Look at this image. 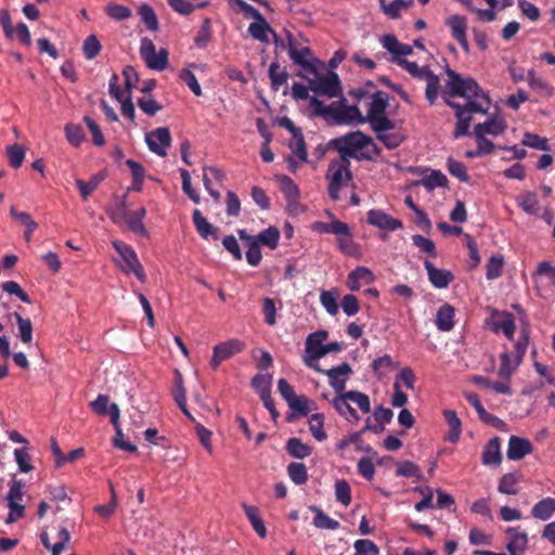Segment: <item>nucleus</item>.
<instances>
[{
    "mask_svg": "<svg viewBox=\"0 0 555 555\" xmlns=\"http://www.w3.org/2000/svg\"><path fill=\"white\" fill-rule=\"evenodd\" d=\"M269 77L271 80V87L278 91L281 86L285 85L288 80V74L285 69L280 70V65L276 62H272L269 66Z\"/></svg>",
    "mask_w": 555,
    "mask_h": 555,
    "instance_id": "46",
    "label": "nucleus"
},
{
    "mask_svg": "<svg viewBox=\"0 0 555 555\" xmlns=\"http://www.w3.org/2000/svg\"><path fill=\"white\" fill-rule=\"evenodd\" d=\"M288 147L292 150L293 154L297 157V162L292 157H287V163L293 170L297 168L299 164L306 163L308 160L307 146L304 139L302 132L299 135H294L293 140L289 142Z\"/></svg>",
    "mask_w": 555,
    "mask_h": 555,
    "instance_id": "27",
    "label": "nucleus"
},
{
    "mask_svg": "<svg viewBox=\"0 0 555 555\" xmlns=\"http://www.w3.org/2000/svg\"><path fill=\"white\" fill-rule=\"evenodd\" d=\"M350 166V160L346 157H338L331 160L326 178L330 181L327 193L332 201L336 202L339 199L341 189L352 179Z\"/></svg>",
    "mask_w": 555,
    "mask_h": 555,
    "instance_id": "5",
    "label": "nucleus"
},
{
    "mask_svg": "<svg viewBox=\"0 0 555 555\" xmlns=\"http://www.w3.org/2000/svg\"><path fill=\"white\" fill-rule=\"evenodd\" d=\"M312 115L323 117L327 122L339 125V105H326L318 98L310 99Z\"/></svg>",
    "mask_w": 555,
    "mask_h": 555,
    "instance_id": "20",
    "label": "nucleus"
},
{
    "mask_svg": "<svg viewBox=\"0 0 555 555\" xmlns=\"http://www.w3.org/2000/svg\"><path fill=\"white\" fill-rule=\"evenodd\" d=\"M464 397L469 402V404L474 406L481 422L494 427L495 429L502 431L506 430V423L498 416L488 413L477 393L466 392L464 393Z\"/></svg>",
    "mask_w": 555,
    "mask_h": 555,
    "instance_id": "13",
    "label": "nucleus"
},
{
    "mask_svg": "<svg viewBox=\"0 0 555 555\" xmlns=\"http://www.w3.org/2000/svg\"><path fill=\"white\" fill-rule=\"evenodd\" d=\"M244 349L245 344L234 338L216 345L212 349V357L209 362L210 367L216 371L221 362L241 353Z\"/></svg>",
    "mask_w": 555,
    "mask_h": 555,
    "instance_id": "12",
    "label": "nucleus"
},
{
    "mask_svg": "<svg viewBox=\"0 0 555 555\" xmlns=\"http://www.w3.org/2000/svg\"><path fill=\"white\" fill-rule=\"evenodd\" d=\"M502 462L501 439L494 437L488 441L482 451L483 465H499Z\"/></svg>",
    "mask_w": 555,
    "mask_h": 555,
    "instance_id": "31",
    "label": "nucleus"
},
{
    "mask_svg": "<svg viewBox=\"0 0 555 555\" xmlns=\"http://www.w3.org/2000/svg\"><path fill=\"white\" fill-rule=\"evenodd\" d=\"M326 215L332 219L331 222L315 221L311 224V230L321 234H343L346 231L345 222L337 220L331 211H326Z\"/></svg>",
    "mask_w": 555,
    "mask_h": 555,
    "instance_id": "30",
    "label": "nucleus"
},
{
    "mask_svg": "<svg viewBox=\"0 0 555 555\" xmlns=\"http://www.w3.org/2000/svg\"><path fill=\"white\" fill-rule=\"evenodd\" d=\"M286 451L295 459H305L311 454V448L295 437L287 440Z\"/></svg>",
    "mask_w": 555,
    "mask_h": 555,
    "instance_id": "41",
    "label": "nucleus"
},
{
    "mask_svg": "<svg viewBox=\"0 0 555 555\" xmlns=\"http://www.w3.org/2000/svg\"><path fill=\"white\" fill-rule=\"evenodd\" d=\"M530 339V328L528 325L521 327L518 339L514 344V358H516V365L522 362L526 354Z\"/></svg>",
    "mask_w": 555,
    "mask_h": 555,
    "instance_id": "38",
    "label": "nucleus"
},
{
    "mask_svg": "<svg viewBox=\"0 0 555 555\" xmlns=\"http://www.w3.org/2000/svg\"><path fill=\"white\" fill-rule=\"evenodd\" d=\"M349 401L356 403L360 411L367 414L371 411V401L366 393L350 390L339 393L332 400L334 409L343 416L347 422L357 424L360 421L358 412L349 404Z\"/></svg>",
    "mask_w": 555,
    "mask_h": 555,
    "instance_id": "2",
    "label": "nucleus"
},
{
    "mask_svg": "<svg viewBox=\"0 0 555 555\" xmlns=\"http://www.w3.org/2000/svg\"><path fill=\"white\" fill-rule=\"evenodd\" d=\"M335 496L336 500L345 506H348L351 503V488L345 479L336 481Z\"/></svg>",
    "mask_w": 555,
    "mask_h": 555,
    "instance_id": "60",
    "label": "nucleus"
},
{
    "mask_svg": "<svg viewBox=\"0 0 555 555\" xmlns=\"http://www.w3.org/2000/svg\"><path fill=\"white\" fill-rule=\"evenodd\" d=\"M447 168L450 175L460 181L467 182L469 180L466 167L461 162H457L453 158H448Z\"/></svg>",
    "mask_w": 555,
    "mask_h": 555,
    "instance_id": "63",
    "label": "nucleus"
},
{
    "mask_svg": "<svg viewBox=\"0 0 555 555\" xmlns=\"http://www.w3.org/2000/svg\"><path fill=\"white\" fill-rule=\"evenodd\" d=\"M367 222L380 230L396 231L403 227L401 220L391 217L380 209H371L367 212Z\"/></svg>",
    "mask_w": 555,
    "mask_h": 555,
    "instance_id": "17",
    "label": "nucleus"
},
{
    "mask_svg": "<svg viewBox=\"0 0 555 555\" xmlns=\"http://www.w3.org/2000/svg\"><path fill=\"white\" fill-rule=\"evenodd\" d=\"M389 95L384 91L373 93L369 104L367 114L363 116L364 124L369 122L374 132L395 129V122L386 115Z\"/></svg>",
    "mask_w": 555,
    "mask_h": 555,
    "instance_id": "3",
    "label": "nucleus"
},
{
    "mask_svg": "<svg viewBox=\"0 0 555 555\" xmlns=\"http://www.w3.org/2000/svg\"><path fill=\"white\" fill-rule=\"evenodd\" d=\"M519 482V476L514 473L505 474L501 477L498 486V491L504 494H517V483Z\"/></svg>",
    "mask_w": 555,
    "mask_h": 555,
    "instance_id": "44",
    "label": "nucleus"
},
{
    "mask_svg": "<svg viewBox=\"0 0 555 555\" xmlns=\"http://www.w3.org/2000/svg\"><path fill=\"white\" fill-rule=\"evenodd\" d=\"M237 234L241 240H254L257 244L275 249L280 242V230L276 227L270 225L261 231L258 235H250L246 230L240 229Z\"/></svg>",
    "mask_w": 555,
    "mask_h": 555,
    "instance_id": "14",
    "label": "nucleus"
},
{
    "mask_svg": "<svg viewBox=\"0 0 555 555\" xmlns=\"http://www.w3.org/2000/svg\"><path fill=\"white\" fill-rule=\"evenodd\" d=\"M500 359L501 364L499 367V376L508 380L512 374L519 365H516V358L512 360L511 354L508 352H503Z\"/></svg>",
    "mask_w": 555,
    "mask_h": 555,
    "instance_id": "56",
    "label": "nucleus"
},
{
    "mask_svg": "<svg viewBox=\"0 0 555 555\" xmlns=\"http://www.w3.org/2000/svg\"><path fill=\"white\" fill-rule=\"evenodd\" d=\"M375 280L373 272L366 267H357L348 274L347 286L350 291H359L361 283L371 284Z\"/></svg>",
    "mask_w": 555,
    "mask_h": 555,
    "instance_id": "29",
    "label": "nucleus"
},
{
    "mask_svg": "<svg viewBox=\"0 0 555 555\" xmlns=\"http://www.w3.org/2000/svg\"><path fill=\"white\" fill-rule=\"evenodd\" d=\"M327 337L328 333L323 330L308 335L306 339V365L308 360L312 361V363H315L317 360L322 358V354H319V352L322 350V348H324V341L327 339Z\"/></svg>",
    "mask_w": 555,
    "mask_h": 555,
    "instance_id": "16",
    "label": "nucleus"
},
{
    "mask_svg": "<svg viewBox=\"0 0 555 555\" xmlns=\"http://www.w3.org/2000/svg\"><path fill=\"white\" fill-rule=\"evenodd\" d=\"M310 511L314 513V527L328 530H337L339 528L340 524L326 515L320 507L312 505Z\"/></svg>",
    "mask_w": 555,
    "mask_h": 555,
    "instance_id": "39",
    "label": "nucleus"
},
{
    "mask_svg": "<svg viewBox=\"0 0 555 555\" xmlns=\"http://www.w3.org/2000/svg\"><path fill=\"white\" fill-rule=\"evenodd\" d=\"M376 139L383 142L386 149H397L402 142L403 137L399 132L386 133V131L375 132Z\"/></svg>",
    "mask_w": 555,
    "mask_h": 555,
    "instance_id": "61",
    "label": "nucleus"
},
{
    "mask_svg": "<svg viewBox=\"0 0 555 555\" xmlns=\"http://www.w3.org/2000/svg\"><path fill=\"white\" fill-rule=\"evenodd\" d=\"M307 366L319 373L325 374L328 377L330 385L338 395L346 392L345 389L347 379L352 374V369L349 363L344 362L332 369L323 370L317 363H312V361L308 360Z\"/></svg>",
    "mask_w": 555,
    "mask_h": 555,
    "instance_id": "8",
    "label": "nucleus"
},
{
    "mask_svg": "<svg viewBox=\"0 0 555 555\" xmlns=\"http://www.w3.org/2000/svg\"><path fill=\"white\" fill-rule=\"evenodd\" d=\"M241 241L247 246V251H246L247 262L253 267H257L262 259L260 245L257 244L254 240H241Z\"/></svg>",
    "mask_w": 555,
    "mask_h": 555,
    "instance_id": "58",
    "label": "nucleus"
},
{
    "mask_svg": "<svg viewBox=\"0 0 555 555\" xmlns=\"http://www.w3.org/2000/svg\"><path fill=\"white\" fill-rule=\"evenodd\" d=\"M356 555H377L378 547L371 540H357L354 542Z\"/></svg>",
    "mask_w": 555,
    "mask_h": 555,
    "instance_id": "64",
    "label": "nucleus"
},
{
    "mask_svg": "<svg viewBox=\"0 0 555 555\" xmlns=\"http://www.w3.org/2000/svg\"><path fill=\"white\" fill-rule=\"evenodd\" d=\"M287 473L291 480L297 486H301L308 480V472L304 463L292 462L287 466Z\"/></svg>",
    "mask_w": 555,
    "mask_h": 555,
    "instance_id": "42",
    "label": "nucleus"
},
{
    "mask_svg": "<svg viewBox=\"0 0 555 555\" xmlns=\"http://www.w3.org/2000/svg\"><path fill=\"white\" fill-rule=\"evenodd\" d=\"M287 51L291 60L298 66H300L304 70L310 74H317V65L319 63L318 60H309L312 52L309 47H305L301 49H296L294 36L291 33H287Z\"/></svg>",
    "mask_w": 555,
    "mask_h": 555,
    "instance_id": "11",
    "label": "nucleus"
},
{
    "mask_svg": "<svg viewBox=\"0 0 555 555\" xmlns=\"http://www.w3.org/2000/svg\"><path fill=\"white\" fill-rule=\"evenodd\" d=\"M504 258L501 255H493L486 264V278L488 280L499 279L503 273Z\"/></svg>",
    "mask_w": 555,
    "mask_h": 555,
    "instance_id": "45",
    "label": "nucleus"
},
{
    "mask_svg": "<svg viewBox=\"0 0 555 555\" xmlns=\"http://www.w3.org/2000/svg\"><path fill=\"white\" fill-rule=\"evenodd\" d=\"M193 224L198 233V235L204 238H212L217 241L219 238V229L212 225L201 212L199 209H194L192 214Z\"/></svg>",
    "mask_w": 555,
    "mask_h": 555,
    "instance_id": "23",
    "label": "nucleus"
},
{
    "mask_svg": "<svg viewBox=\"0 0 555 555\" xmlns=\"http://www.w3.org/2000/svg\"><path fill=\"white\" fill-rule=\"evenodd\" d=\"M211 39V21L209 17L204 18L202 26L194 38V43L197 48H206Z\"/></svg>",
    "mask_w": 555,
    "mask_h": 555,
    "instance_id": "55",
    "label": "nucleus"
},
{
    "mask_svg": "<svg viewBox=\"0 0 555 555\" xmlns=\"http://www.w3.org/2000/svg\"><path fill=\"white\" fill-rule=\"evenodd\" d=\"M446 25L450 27L452 37L460 43L464 51L469 50V43L466 37L467 20L462 15H451L446 20Z\"/></svg>",
    "mask_w": 555,
    "mask_h": 555,
    "instance_id": "18",
    "label": "nucleus"
},
{
    "mask_svg": "<svg viewBox=\"0 0 555 555\" xmlns=\"http://www.w3.org/2000/svg\"><path fill=\"white\" fill-rule=\"evenodd\" d=\"M138 13L149 30L156 31L159 27L155 11L149 4H141Z\"/></svg>",
    "mask_w": 555,
    "mask_h": 555,
    "instance_id": "47",
    "label": "nucleus"
},
{
    "mask_svg": "<svg viewBox=\"0 0 555 555\" xmlns=\"http://www.w3.org/2000/svg\"><path fill=\"white\" fill-rule=\"evenodd\" d=\"M443 416L448 425L450 426V430L446 437V439L450 442H456L460 439L461 430H462V422L459 418L457 414L453 410H444Z\"/></svg>",
    "mask_w": 555,
    "mask_h": 555,
    "instance_id": "37",
    "label": "nucleus"
},
{
    "mask_svg": "<svg viewBox=\"0 0 555 555\" xmlns=\"http://www.w3.org/2000/svg\"><path fill=\"white\" fill-rule=\"evenodd\" d=\"M515 328V318L511 312L503 311L495 313L492 325L493 332H502L507 339L513 340Z\"/></svg>",
    "mask_w": 555,
    "mask_h": 555,
    "instance_id": "22",
    "label": "nucleus"
},
{
    "mask_svg": "<svg viewBox=\"0 0 555 555\" xmlns=\"http://www.w3.org/2000/svg\"><path fill=\"white\" fill-rule=\"evenodd\" d=\"M395 63L403 67L414 78L426 81V100L430 105L435 104L440 89V78L430 70L428 66H418L416 62L405 59H396Z\"/></svg>",
    "mask_w": 555,
    "mask_h": 555,
    "instance_id": "4",
    "label": "nucleus"
},
{
    "mask_svg": "<svg viewBox=\"0 0 555 555\" xmlns=\"http://www.w3.org/2000/svg\"><path fill=\"white\" fill-rule=\"evenodd\" d=\"M105 13L115 21H125L131 16V10L122 4L108 3L105 8Z\"/></svg>",
    "mask_w": 555,
    "mask_h": 555,
    "instance_id": "59",
    "label": "nucleus"
},
{
    "mask_svg": "<svg viewBox=\"0 0 555 555\" xmlns=\"http://www.w3.org/2000/svg\"><path fill=\"white\" fill-rule=\"evenodd\" d=\"M145 140L149 149L153 153L159 156H165L166 149L170 146L171 143V134L167 127H159L146 134Z\"/></svg>",
    "mask_w": 555,
    "mask_h": 555,
    "instance_id": "15",
    "label": "nucleus"
},
{
    "mask_svg": "<svg viewBox=\"0 0 555 555\" xmlns=\"http://www.w3.org/2000/svg\"><path fill=\"white\" fill-rule=\"evenodd\" d=\"M248 31L254 39L266 43L269 42L268 34L271 33L274 37L275 44H280V39L276 33L272 29V27L268 24L262 15L261 18L255 20L254 23L249 24ZM281 46L284 44L281 42Z\"/></svg>",
    "mask_w": 555,
    "mask_h": 555,
    "instance_id": "26",
    "label": "nucleus"
},
{
    "mask_svg": "<svg viewBox=\"0 0 555 555\" xmlns=\"http://www.w3.org/2000/svg\"><path fill=\"white\" fill-rule=\"evenodd\" d=\"M454 308L449 305H442L436 314V326L441 332H450L454 327Z\"/></svg>",
    "mask_w": 555,
    "mask_h": 555,
    "instance_id": "32",
    "label": "nucleus"
},
{
    "mask_svg": "<svg viewBox=\"0 0 555 555\" xmlns=\"http://www.w3.org/2000/svg\"><path fill=\"white\" fill-rule=\"evenodd\" d=\"M177 375H178V378H177L176 387L173 390L175 401L178 404V406L181 409L183 414L185 416H188L189 418L193 420L191 413L186 409V395H185V388L183 387V384H182V377L179 372L177 373Z\"/></svg>",
    "mask_w": 555,
    "mask_h": 555,
    "instance_id": "50",
    "label": "nucleus"
},
{
    "mask_svg": "<svg viewBox=\"0 0 555 555\" xmlns=\"http://www.w3.org/2000/svg\"><path fill=\"white\" fill-rule=\"evenodd\" d=\"M505 534L508 537V542L506 543L508 553H524L527 550L529 540L526 531L520 530L519 527H508L505 529Z\"/></svg>",
    "mask_w": 555,
    "mask_h": 555,
    "instance_id": "21",
    "label": "nucleus"
},
{
    "mask_svg": "<svg viewBox=\"0 0 555 555\" xmlns=\"http://www.w3.org/2000/svg\"><path fill=\"white\" fill-rule=\"evenodd\" d=\"M506 127V122L502 117H493L485 122L477 124L474 128V132H480L482 135H499L505 131Z\"/></svg>",
    "mask_w": 555,
    "mask_h": 555,
    "instance_id": "33",
    "label": "nucleus"
},
{
    "mask_svg": "<svg viewBox=\"0 0 555 555\" xmlns=\"http://www.w3.org/2000/svg\"><path fill=\"white\" fill-rule=\"evenodd\" d=\"M101 49L102 44L95 35L88 36L82 43V53L87 60H93Z\"/></svg>",
    "mask_w": 555,
    "mask_h": 555,
    "instance_id": "54",
    "label": "nucleus"
},
{
    "mask_svg": "<svg viewBox=\"0 0 555 555\" xmlns=\"http://www.w3.org/2000/svg\"><path fill=\"white\" fill-rule=\"evenodd\" d=\"M243 509L248 518L253 529L260 538L267 537V528L261 519L259 508L257 506L243 504Z\"/></svg>",
    "mask_w": 555,
    "mask_h": 555,
    "instance_id": "36",
    "label": "nucleus"
},
{
    "mask_svg": "<svg viewBox=\"0 0 555 555\" xmlns=\"http://www.w3.org/2000/svg\"><path fill=\"white\" fill-rule=\"evenodd\" d=\"M369 143H371V137L364 134L360 130H357L332 139L330 141V146L340 154L339 157H346L349 159L360 158L357 154L358 151L366 149Z\"/></svg>",
    "mask_w": 555,
    "mask_h": 555,
    "instance_id": "6",
    "label": "nucleus"
},
{
    "mask_svg": "<svg viewBox=\"0 0 555 555\" xmlns=\"http://www.w3.org/2000/svg\"><path fill=\"white\" fill-rule=\"evenodd\" d=\"M521 144L539 151L548 152L551 147L546 138L540 137L535 133L526 132Z\"/></svg>",
    "mask_w": 555,
    "mask_h": 555,
    "instance_id": "52",
    "label": "nucleus"
},
{
    "mask_svg": "<svg viewBox=\"0 0 555 555\" xmlns=\"http://www.w3.org/2000/svg\"><path fill=\"white\" fill-rule=\"evenodd\" d=\"M65 137L68 143L78 147L85 141L83 129L77 124H67L64 127Z\"/></svg>",
    "mask_w": 555,
    "mask_h": 555,
    "instance_id": "49",
    "label": "nucleus"
},
{
    "mask_svg": "<svg viewBox=\"0 0 555 555\" xmlns=\"http://www.w3.org/2000/svg\"><path fill=\"white\" fill-rule=\"evenodd\" d=\"M140 55L145 62L146 66L154 70H163L168 64V51L160 49L156 52L155 44L149 38L141 40Z\"/></svg>",
    "mask_w": 555,
    "mask_h": 555,
    "instance_id": "10",
    "label": "nucleus"
},
{
    "mask_svg": "<svg viewBox=\"0 0 555 555\" xmlns=\"http://www.w3.org/2000/svg\"><path fill=\"white\" fill-rule=\"evenodd\" d=\"M324 415L321 413H314L309 420V429L313 438L318 441H324L327 438L326 433L323 430Z\"/></svg>",
    "mask_w": 555,
    "mask_h": 555,
    "instance_id": "48",
    "label": "nucleus"
},
{
    "mask_svg": "<svg viewBox=\"0 0 555 555\" xmlns=\"http://www.w3.org/2000/svg\"><path fill=\"white\" fill-rule=\"evenodd\" d=\"M446 74L449 80L442 92V98L444 103L455 111L457 122L453 137L457 139L468 134L470 114L488 113L491 99L474 78H465L450 67H447Z\"/></svg>",
    "mask_w": 555,
    "mask_h": 555,
    "instance_id": "1",
    "label": "nucleus"
},
{
    "mask_svg": "<svg viewBox=\"0 0 555 555\" xmlns=\"http://www.w3.org/2000/svg\"><path fill=\"white\" fill-rule=\"evenodd\" d=\"M281 191L283 192L285 199L295 201L299 198V190L294 180L287 176L279 178Z\"/></svg>",
    "mask_w": 555,
    "mask_h": 555,
    "instance_id": "57",
    "label": "nucleus"
},
{
    "mask_svg": "<svg viewBox=\"0 0 555 555\" xmlns=\"http://www.w3.org/2000/svg\"><path fill=\"white\" fill-rule=\"evenodd\" d=\"M519 207L529 215H537L540 209L538 196L533 192H525L517 197Z\"/></svg>",
    "mask_w": 555,
    "mask_h": 555,
    "instance_id": "40",
    "label": "nucleus"
},
{
    "mask_svg": "<svg viewBox=\"0 0 555 555\" xmlns=\"http://www.w3.org/2000/svg\"><path fill=\"white\" fill-rule=\"evenodd\" d=\"M364 124L363 116L357 105H346L345 100L339 104V125Z\"/></svg>",
    "mask_w": 555,
    "mask_h": 555,
    "instance_id": "34",
    "label": "nucleus"
},
{
    "mask_svg": "<svg viewBox=\"0 0 555 555\" xmlns=\"http://www.w3.org/2000/svg\"><path fill=\"white\" fill-rule=\"evenodd\" d=\"M107 414L111 415V422L112 424L114 425V428L116 430V435L113 439V443L115 447L124 450V451H128V452H135L137 451V447L130 442H120L119 441V438H122V431L120 429V426H119V416H120V411H119V408L116 403H112L109 405V411L107 412Z\"/></svg>",
    "mask_w": 555,
    "mask_h": 555,
    "instance_id": "28",
    "label": "nucleus"
},
{
    "mask_svg": "<svg viewBox=\"0 0 555 555\" xmlns=\"http://www.w3.org/2000/svg\"><path fill=\"white\" fill-rule=\"evenodd\" d=\"M14 319L20 332V338L24 344H30L33 340V324L29 319H24L20 313L14 312Z\"/></svg>",
    "mask_w": 555,
    "mask_h": 555,
    "instance_id": "51",
    "label": "nucleus"
},
{
    "mask_svg": "<svg viewBox=\"0 0 555 555\" xmlns=\"http://www.w3.org/2000/svg\"><path fill=\"white\" fill-rule=\"evenodd\" d=\"M532 452V444L528 439L511 436L508 440L507 457L519 461Z\"/></svg>",
    "mask_w": 555,
    "mask_h": 555,
    "instance_id": "24",
    "label": "nucleus"
},
{
    "mask_svg": "<svg viewBox=\"0 0 555 555\" xmlns=\"http://www.w3.org/2000/svg\"><path fill=\"white\" fill-rule=\"evenodd\" d=\"M555 513V499L545 498L535 503L531 509L533 518L548 520Z\"/></svg>",
    "mask_w": 555,
    "mask_h": 555,
    "instance_id": "35",
    "label": "nucleus"
},
{
    "mask_svg": "<svg viewBox=\"0 0 555 555\" xmlns=\"http://www.w3.org/2000/svg\"><path fill=\"white\" fill-rule=\"evenodd\" d=\"M113 247L118 253L121 259V261L118 263L120 269L126 274L133 273L140 282L144 283L146 280V274L138 259L134 249L130 245L121 241H114Z\"/></svg>",
    "mask_w": 555,
    "mask_h": 555,
    "instance_id": "7",
    "label": "nucleus"
},
{
    "mask_svg": "<svg viewBox=\"0 0 555 555\" xmlns=\"http://www.w3.org/2000/svg\"><path fill=\"white\" fill-rule=\"evenodd\" d=\"M346 231L343 234H336L338 249L352 258H360L362 256L361 246L353 240L350 227L345 223Z\"/></svg>",
    "mask_w": 555,
    "mask_h": 555,
    "instance_id": "19",
    "label": "nucleus"
},
{
    "mask_svg": "<svg viewBox=\"0 0 555 555\" xmlns=\"http://www.w3.org/2000/svg\"><path fill=\"white\" fill-rule=\"evenodd\" d=\"M420 184L426 190L431 191L436 188L447 186L448 178L439 170H431L429 175L421 180Z\"/></svg>",
    "mask_w": 555,
    "mask_h": 555,
    "instance_id": "43",
    "label": "nucleus"
},
{
    "mask_svg": "<svg viewBox=\"0 0 555 555\" xmlns=\"http://www.w3.org/2000/svg\"><path fill=\"white\" fill-rule=\"evenodd\" d=\"M313 75L315 78L309 80V87L313 92L328 98H336L341 94L340 80L336 73L328 72L325 75H320L317 72Z\"/></svg>",
    "mask_w": 555,
    "mask_h": 555,
    "instance_id": "9",
    "label": "nucleus"
},
{
    "mask_svg": "<svg viewBox=\"0 0 555 555\" xmlns=\"http://www.w3.org/2000/svg\"><path fill=\"white\" fill-rule=\"evenodd\" d=\"M7 154L11 167L17 169L22 166L25 158V150L21 145L13 144L8 146Z\"/></svg>",
    "mask_w": 555,
    "mask_h": 555,
    "instance_id": "62",
    "label": "nucleus"
},
{
    "mask_svg": "<svg viewBox=\"0 0 555 555\" xmlns=\"http://www.w3.org/2000/svg\"><path fill=\"white\" fill-rule=\"evenodd\" d=\"M383 12L390 18L397 20L400 17L401 10L408 8L411 1L406 0H393L389 4L385 3V0H379Z\"/></svg>",
    "mask_w": 555,
    "mask_h": 555,
    "instance_id": "53",
    "label": "nucleus"
},
{
    "mask_svg": "<svg viewBox=\"0 0 555 555\" xmlns=\"http://www.w3.org/2000/svg\"><path fill=\"white\" fill-rule=\"evenodd\" d=\"M424 267L427 271L429 282L437 288L448 287L454 279L449 270L438 269L428 260L424 262Z\"/></svg>",
    "mask_w": 555,
    "mask_h": 555,
    "instance_id": "25",
    "label": "nucleus"
}]
</instances>
